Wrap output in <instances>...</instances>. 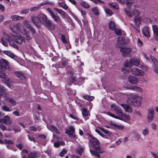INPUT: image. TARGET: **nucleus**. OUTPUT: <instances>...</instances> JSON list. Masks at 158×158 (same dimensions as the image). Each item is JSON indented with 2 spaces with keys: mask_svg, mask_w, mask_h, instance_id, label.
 <instances>
[{
  "mask_svg": "<svg viewBox=\"0 0 158 158\" xmlns=\"http://www.w3.org/2000/svg\"><path fill=\"white\" fill-rule=\"evenodd\" d=\"M89 142L91 143V146L95 150V151L90 150L91 155L98 158H100L101 156L98 153L102 154L104 153L105 151L104 149L101 148L99 142L94 137H92L89 140Z\"/></svg>",
  "mask_w": 158,
  "mask_h": 158,
  "instance_id": "f257e3e1",
  "label": "nucleus"
},
{
  "mask_svg": "<svg viewBox=\"0 0 158 158\" xmlns=\"http://www.w3.org/2000/svg\"><path fill=\"white\" fill-rule=\"evenodd\" d=\"M38 18L40 23L45 26L49 30L52 31L55 29V24L52 23L45 14L39 13L38 15Z\"/></svg>",
  "mask_w": 158,
  "mask_h": 158,
  "instance_id": "f03ea898",
  "label": "nucleus"
},
{
  "mask_svg": "<svg viewBox=\"0 0 158 158\" xmlns=\"http://www.w3.org/2000/svg\"><path fill=\"white\" fill-rule=\"evenodd\" d=\"M126 40H118L117 46L121 48L120 51L122 55L124 57H127L130 55L131 49L130 48L124 47L126 44Z\"/></svg>",
  "mask_w": 158,
  "mask_h": 158,
  "instance_id": "7ed1b4c3",
  "label": "nucleus"
},
{
  "mask_svg": "<svg viewBox=\"0 0 158 158\" xmlns=\"http://www.w3.org/2000/svg\"><path fill=\"white\" fill-rule=\"evenodd\" d=\"M21 25L19 23L16 24L14 27L16 28V30H19L20 31V32L22 34L23 36V37L21 35L19 34H16V35H18V36H17V40H31V38L29 36V34L27 33L26 30L24 29H23L22 30H20Z\"/></svg>",
  "mask_w": 158,
  "mask_h": 158,
  "instance_id": "20e7f679",
  "label": "nucleus"
},
{
  "mask_svg": "<svg viewBox=\"0 0 158 158\" xmlns=\"http://www.w3.org/2000/svg\"><path fill=\"white\" fill-rule=\"evenodd\" d=\"M138 97L137 95L132 96L128 99L127 101V103L132 106H141V103L140 101L137 99Z\"/></svg>",
  "mask_w": 158,
  "mask_h": 158,
  "instance_id": "39448f33",
  "label": "nucleus"
},
{
  "mask_svg": "<svg viewBox=\"0 0 158 158\" xmlns=\"http://www.w3.org/2000/svg\"><path fill=\"white\" fill-rule=\"evenodd\" d=\"M12 121L9 116L6 115L3 118H0V123L5 124L6 125H10L12 123Z\"/></svg>",
  "mask_w": 158,
  "mask_h": 158,
  "instance_id": "423d86ee",
  "label": "nucleus"
},
{
  "mask_svg": "<svg viewBox=\"0 0 158 158\" xmlns=\"http://www.w3.org/2000/svg\"><path fill=\"white\" fill-rule=\"evenodd\" d=\"M132 74L137 76H143L144 74V72L140 69L137 68H134L131 69Z\"/></svg>",
  "mask_w": 158,
  "mask_h": 158,
  "instance_id": "0eeeda50",
  "label": "nucleus"
},
{
  "mask_svg": "<svg viewBox=\"0 0 158 158\" xmlns=\"http://www.w3.org/2000/svg\"><path fill=\"white\" fill-rule=\"evenodd\" d=\"M9 63L6 60L2 59L0 60V69L5 70L9 69Z\"/></svg>",
  "mask_w": 158,
  "mask_h": 158,
  "instance_id": "6e6552de",
  "label": "nucleus"
},
{
  "mask_svg": "<svg viewBox=\"0 0 158 158\" xmlns=\"http://www.w3.org/2000/svg\"><path fill=\"white\" fill-rule=\"evenodd\" d=\"M17 36H18V35H15L12 33L8 35L4 32L1 40H17Z\"/></svg>",
  "mask_w": 158,
  "mask_h": 158,
  "instance_id": "1a4fd4ad",
  "label": "nucleus"
},
{
  "mask_svg": "<svg viewBox=\"0 0 158 158\" xmlns=\"http://www.w3.org/2000/svg\"><path fill=\"white\" fill-rule=\"evenodd\" d=\"M47 10L50 15L51 16L52 18L53 19L54 21L57 22L61 20V19L58 15L57 14H55L50 8H48Z\"/></svg>",
  "mask_w": 158,
  "mask_h": 158,
  "instance_id": "9d476101",
  "label": "nucleus"
},
{
  "mask_svg": "<svg viewBox=\"0 0 158 158\" xmlns=\"http://www.w3.org/2000/svg\"><path fill=\"white\" fill-rule=\"evenodd\" d=\"M150 30L148 27L146 26L143 28L142 30L143 35L146 37L147 38H149L150 37Z\"/></svg>",
  "mask_w": 158,
  "mask_h": 158,
  "instance_id": "9b49d317",
  "label": "nucleus"
},
{
  "mask_svg": "<svg viewBox=\"0 0 158 158\" xmlns=\"http://www.w3.org/2000/svg\"><path fill=\"white\" fill-rule=\"evenodd\" d=\"M31 20L34 23V24L35 26L37 28H40V27L41 23L39 21V19H38V15L37 17L33 16L31 17Z\"/></svg>",
  "mask_w": 158,
  "mask_h": 158,
  "instance_id": "f8f14e48",
  "label": "nucleus"
},
{
  "mask_svg": "<svg viewBox=\"0 0 158 158\" xmlns=\"http://www.w3.org/2000/svg\"><path fill=\"white\" fill-rule=\"evenodd\" d=\"M120 106L124 109L125 111L131 113L132 112L133 109L129 105L125 104H121Z\"/></svg>",
  "mask_w": 158,
  "mask_h": 158,
  "instance_id": "ddd939ff",
  "label": "nucleus"
},
{
  "mask_svg": "<svg viewBox=\"0 0 158 158\" xmlns=\"http://www.w3.org/2000/svg\"><path fill=\"white\" fill-rule=\"evenodd\" d=\"M47 127L49 130L52 132H55L57 134H59L60 133V131L58 128L53 125H48Z\"/></svg>",
  "mask_w": 158,
  "mask_h": 158,
  "instance_id": "4468645a",
  "label": "nucleus"
},
{
  "mask_svg": "<svg viewBox=\"0 0 158 158\" xmlns=\"http://www.w3.org/2000/svg\"><path fill=\"white\" fill-rule=\"evenodd\" d=\"M128 80L130 83L134 84H137L139 82L137 78L131 75L129 77Z\"/></svg>",
  "mask_w": 158,
  "mask_h": 158,
  "instance_id": "2eb2a0df",
  "label": "nucleus"
},
{
  "mask_svg": "<svg viewBox=\"0 0 158 158\" xmlns=\"http://www.w3.org/2000/svg\"><path fill=\"white\" fill-rule=\"evenodd\" d=\"M154 38L156 40H158V27L156 25L152 26Z\"/></svg>",
  "mask_w": 158,
  "mask_h": 158,
  "instance_id": "dca6fc26",
  "label": "nucleus"
},
{
  "mask_svg": "<svg viewBox=\"0 0 158 158\" xmlns=\"http://www.w3.org/2000/svg\"><path fill=\"white\" fill-rule=\"evenodd\" d=\"M131 118L129 115H127L123 113L122 115L118 117V119L127 121L130 120Z\"/></svg>",
  "mask_w": 158,
  "mask_h": 158,
  "instance_id": "f3484780",
  "label": "nucleus"
},
{
  "mask_svg": "<svg viewBox=\"0 0 158 158\" xmlns=\"http://www.w3.org/2000/svg\"><path fill=\"white\" fill-rule=\"evenodd\" d=\"M130 61L131 65L135 66H138L140 63L139 60L135 58H131Z\"/></svg>",
  "mask_w": 158,
  "mask_h": 158,
  "instance_id": "a211bd4d",
  "label": "nucleus"
},
{
  "mask_svg": "<svg viewBox=\"0 0 158 158\" xmlns=\"http://www.w3.org/2000/svg\"><path fill=\"white\" fill-rule=\"evenodd\" d=\"M154 112L153 110H149L147 116L148 122H150L153 119L154 116Z\"/></svg>",
  "mask_w": 158,
  "mask_h": 158,
  "instance_id": "6ab92c4d",
  "label": "nucleus"
},
{
  "mask_svg": "<svg viewBox=\"0 0 158 158\" xmlns=\"http://www.w3.org/2000/svg\"><path fill=\"white\" fill-rule=\"evenodd\" d=\"M4 90V87L0 85V96L3 97V98L4 97H7L8 96V94L5 93Z\"/></svg>",
  "mask_w": 158,
  "mask_h": 158,
  "instance_id": "aec40b11",
  "label": "nucleus"
},
{
  "mask_svg": "<svg viewBox=\"0 0 158 158\" xmlns=\"http://www.w3.org/2000/svg\"><path fill=\"white\" fill-rule=\"evenodd\" d=\"M84 148L81 145H79L77 148L76 150V153L79 156H81L83 152Z\"/></svg>",
  "mask_w": 158,
  "mask_h": 158,
  "instance_id": "412c9836",
  "label": "nucleus"
},
{
  "mask_svg": "<svg viewBox=\"0 0 158 158\" xmlns=\"http://www.w3.org/2000/svg\"><path fill=\"white\" fill-rule=\"evenodd\" d=\"M129 89H131L137 92L141 93L143 91V89L139 87L133 86L131 87L127 88Z\"/></svg>",
  "mask_w": 158,
  "mask_h": 158,
  "instance_id": "4be33fe9",
  "label": "nucleus"
},
{
  "mask_svg": "<svg viewBox=\"0 0 158 158\" xmlns=\"http://www.w3.org/2000/svg\"><path fill=\"white\" fill-rule=\"evenodd\" d=\"M141 18L139 16L135 17L134 23L137 27H138L139 26V24L141 23Z\"/></svg>",
  "mask_w": 158,
  "mask_h": 158,
  "instance_id": "5701e85b",
  "label": "nucleus"
},
{
  "mask_svg": "<svg viewBox=\"0 0 158 158\" xmlns=\"http://www.w3.org/2000/svg\"><path fill=\"white\" fill-rule=\"evenodd\" d=\"M132 134L134 135V137L137 141H139L142 140L140 137L141 136L139 134L137 131H132Z\"/></svg>",
  "mask_w": 158,
  "mask_h": 158,
  "instance_id": "b1692460",
  "label": "nucleus"
},
{
  "mask_svg": "<svg viewBox=\"0 0 158 158\" xmlns=\"http://www.w3.org/2000/svg\"><path fill=\"white\" fill-rule=\"evenodd\" d=\"M109 27L110 29L114 31L116 29V25L114 21H110L109 23Z\"/></svg>",
  "mask_w": 158,
  "mask_h": 158,
  "instance_id": "393cba45",
  "label": "nucleus"
},
{
  "mask_svg": "<svg viewBox=\"0 0 158 158\" xmlns=\"http://www.w3.org/2000/svg\"><path fill=\"white\" fill-rule=\"evenodd\" d=\"M3 53L12 59L14 58L15 57V55L9 51H4Z\"/></svg>",
  "mask_w": 158,
  "mask_h": 158,
  "instance_id": "a878e982",
  "label": "nucleus"
},
{
  "mask_svg": "<svg viewBox=\"0 0 158 158\" xmlns=\"http://www.w3.org/2000/svg\"><path fill=\"white\" fill-rule=\"evenodd\" d=\"M38 153L36 152H31L28 155V158H36L39 157Z\"/></svg>",
  "mask_w": 158,
  "mask_h": 158,
  "instance_id": "bb28decb",
  "label": "nucleus"
},
{
  "mask_svg": "<svg viewBox=\"0 0 158 158\" xmlns=\"http://www.w3.org/2000/svg\"><path fill=\"white\" fill-rule=\"evenodd\" d=\"M15 75L18 78L21 79H23L25 78V76L21 72L19 71H16Z\"/></svg>",
  "mask_w": 158,
  "mask_h": 158,
  "instance_id": "cd10ccee",
  "label": "nucleus"
},
{
  "mask_svg": "<svg viewBox=\"0 0 158 158\" xmlns=\"http://www.w3.org/2000/svg\"><path fill=\"white\" fill-rule=\"evenodd\" d=\"M109 6L110 7L114 10H118L119 9L118 5L116 2H112L109 4Z\"/></svg>",
  "mask_w": 158,
  "mask_h": 158,
  "instance_id": "c85d7f7f",
  "label": "nucleus"
},
{
  "mask_svg": "<svg viewBox=\"0 0 158 158\" xmlns=\"http://www.w3.org/2000/svg\"><path fill=\"white\" fill-rule=\"evenodd\" d=\"M62 43L64 44L66 47L67 49L71 48V45L69 42V40H61Z\"/></svg>",
  "mask_w": 158,
  "mask_h": 158,
  "instance_id": "c756f323",
  "label": "nucleus"
},
{
  "mask_svg": "<svg viewBox=\"0 0 158 158\" xmlns=\"http://www.w3.org/2000/svg\"><path fill=\"white\" fill-rule=\"evenodd\" d=\"M8 43L10 46H13V47L17 48H18V46L15 44L16 40H8Z\"/></svg>",
  "mask_w": 158,
  "mask_h": 158,
  "instance_id": "7c9ffc66",
  "label": "nucleus"
},
{
  "mask_svg": "<svg viewBox=\"0 0 158 158\" xmlns=\"http://www.w3.org/2000/svg\"><path fill=\"white\" fill-rule=\"evenodd\" d=\"M8 96L7 97H6V98L4 97V98L5 99V100H8L9 102H10L13 105H15L16 104V102L15 101L14 99L8 98Z\"/></svg>",
  "mask_w": 158,
  "mask_h": 158,
  "instance_id": "2f4dec72",
  "label": "nucleus"
},
{
  "mask_svg": "<svg viewBox=\"0 0 158 158\" xmlns=\"http://www.w3.org/2000/svg\"><path fill=\"white\" fill-rule=\"evenodd\" d=\"M112 125L119 130H123L124 128L123 125L115 123H112Z\"/></svg>",
  "mask_w": 158,
  "mask_h": 158,
  "instance_id": "473e14b6",
  "label": "nucleus"
},
{
  "mask_svg": "<svg viewBox=\"0 0 158 158\" xmlns=\"http://www.w3.org/2000/svg\"><path fill=\"white\" fill-rule=\"evenodd\" d=\"M80 5L85 8H89L90 7V5L86 2L82 1L80 3Z\"/></svg>",
  "mask_w": 158,
  "mask_h": 158,
  "instance_id": "72a5a7b5",
  "label": "nucleus"
},
{
  "mask_svg": "<svg viewBox=\"0 0 158 158\" xmlns=\"http://www.w3.org/2000/svg\"><path fill=\"white\" fill-rule=\"evenodd\" d=\"M0 77L3 79H5L7 81H8L9 80V78H7L5 73L4 72L0 70Z\"/></svg>",
  "mask_w": 158,
  "mask_h": 158,
  "instance_id": "f704fd0d",
  "label": "nucleus"
},
{
  "mask_svg": "<svg viewBox=\"0 0 158 158\" xmlns=\"http://www.w3.org/2000/svg\"><path fill=\"white\" fill-rule=\"evenodd\" d=\"M11 18L13 21L20 20L23 18V17L19 15H15L12 16Z\"/></svg>",
  "mask_w": 158,
  "mask_h": 158,
  "instance_id": "c9c22d12",
  "label": "nucleus"
},
{
  "mask_svg": "<svg viewBox=\"0 0 158 158\" xmlns=\"http://www.w3.org/2000/svg\"><path fill=\"white\" fill-rule=\"evenodd\" d=\"M83 97L85 99L87 100H92L94 98V96H90L89 95H84Z\"/></svg>",
  "mask_w": 158,
  "mask_h": 158,
  "instance_id": "e433bc0d",
  "label": "nucleus"
},
{
  "mask_svg": "<svg viewBox=\"0 0 158 158\" xmlns=\"http://www.w3.org/2000/svg\"><path fill=\"white\" fill-rule=\"evenodd\" d=\"M2 109L3 111L6 112H10L12 110V108L11 107H8L6 105L2 106Z\"/></svg>",
  "mask_w": 158,
  "mask_h": 158,
  "instance_id": "4c0bfd02",
  "label": "nucleus"
},
{
  "mask_svg": "<svg viewBox=\"0 0 158 158\" xmlns=\"http://www.w3.org/2000/svg\"><path fill=\"white\" fill-rule=\"evenodd\" d=\"M58 5L60 7L65 10L67 9L68 8V6L65 3L63 2H60L58 3Z\"/></svg>",
  "mask_w": 158,
  "mask_h": 158,
  "instance_id": "58836bf2",
  "label": "nucleus"
},
{
  "mask_svg": "<svg viewBox=\"0 0 158 158\" xmlns=\"http://www.w3.org/2000/svg\"><path fill=\"white\" fill-rule=\"evenodd\" d=\"M115 112L117 115V116L118 117L120 116L123 113L121 108L120 107Z\"/></svg>",
  "mask_w": 158,
  "mask_h": 158,
  "instance_id": "ea45409f",
  "label": "nucleus"
},
{
  "mask_svg": "<svg viewBox=\"0 0 158 158\" xmlns=\"http://www.w3.org/2000/svg\"><path fill=\"white\" fill-rule=\"evenodd\" d=\"M83 116L84 117H87L88 115V113L87 110L85 108H83L82 111Z\"/></svg>",
  "mask_w": 158,
  "mask_h": 158,
  "instance_id": "a19ab883",
  "label": "nucleus"
},
{
  "mask_svg": "<svg viewBox=\"0 0 158 158\" xmlns=\"http://www.w3.org/2000/svg\"><path fill=\"white\" fill-rule=\"evenodd\" d=\"M29 128L30 130L34 131H40L41 130V128L38 126L37 127L34 126H31Z\"/></svg>",
  "mask_w": 158,
  "mask_h": 158,
  "instance_id": "79ce46f5",
  "label": "nucleus"
},
{
  "mask_svg": "<svg viewBox=\"0 0 158 158\" xmlns=\"http://www.w3.org/2000/svg\"><path fill=\"white\" fill-rule=\"evenodd\" d=\"M93 2L94 4L97 5L99 4L102 5L101 3L104 4L105 2L101 0H90Z\"/></svg>",
  "mask_w": 158,
  "mask_h": 158,
  "instance_id": "37998d69",
  "label": "nucleus"
},
{
  "mask_svg": "<svg viewBox=\"0 0 158 158\" xmlns=\"http://www.w3.org/2000/svg\"><path fill=\"white\" fill-rule=\"evenodd\" d=\"M92 11L96 15H99V10L97 7H95L93 8Z\"/></svg>",
  "mask_w": 158,
  "mask_h": 158,
  "instance_id": "c03bdc74",
  "label": "nucleus"
},
{
  "mask_svg": "<svg viewBox=\"0 0 158 158\" xmlns=\"http://www.w3.org/2000/svg\"><path fill=\"white\" fill-rule=\"evenodd\" d=\"M150 58L153 63L154 64V66L158 65V62L154 56H151Z\"/></svg>",
  "mask_w": 158,
  "mask_h": 158,
  "instance_id": "a18cd8bd",
  "label": "nucleus"
},
{
  "mask_svg": "<svg viewBox=\"0 0 158 158\" xmlns=\"http://www.w3.org/2000/svg\"><path fill=\"white\" fill-rule=\"evenodd\" d=\"M61 63L63 66H65L68 63V60L65 59H63L61 60Z\"/></svg>",
  "mask_w": 158,
  "mask_h": 158,
  "instance_id": "49530a36",
  "label": "nucleus"
},
{
  "mask_svg": "<svg viewBox=\"0 0 158 158\" xmlns=\"http://www.w3.org/2000/svg\"><path fill=\"white\" fill-rule=\"evenodd\" d=\"M140 13L139 10H135L132 12V15H134L135 17L139 16Z\"/></svg>",
  "mask_w": 158,
  "mask_h": 158,
  "instance_id": "de8ad7c7",
  "label": "nucleus"
},
{
  "mask_svg": "<svg viewBox=\"0 0 158 158\" xmlns=\"http://www.w3.org/2000/svg\"><path fill=\"white\" fill-rule=\"evenodd\" d=\"M119 107L118 106H116L114 104H113L111 105V109L112 110L114 111H116L119 108Z\"/></svg>",
  "mask_w": 158,
  "mask_h": 158,
  "instance_id": "09e8293b",
  "label": "nucleus"
},
{
  "mask_svg": "<svg viewBox=\"0 0 158 158\" xmlns=\"http://www.w3.org/2000/svg\"><path fill=\"white\" fill-rule=\"evenodd\" d=\"M142 133L144 136L148 135L149 134V130L147 128L143 129L142 131Z\"/></svg>",
  "mask_w": 158,
  "mask_h": 158,
  "instance_id": "8fccbe9b",
  "label": "nucleus"
},
{
  "mask_svg": "<svg viewBox=\"0 0 158 158\" xmlns=\"http://www.w3.org/2000/svg\"><path fill=\"white\" fill-rule=\"evenodd\" d=\"M75 131V129L74 127L72 126H70L69 127V129L66 130V131L70 133H73Z\"/></svg>",
  "mask_w": 158,
  "mask_h": 158,
  "instance_id": "3c124183",
  "label": "nucleus"
},
{
  "mask_svg": "<svg viewBox=\"0 0 158 158\" xmlns=\"http://www.w3.org/2000/svg\"><path fill=\"white\" fill-rule=\"evenodd\" d=\"M133 2L131 0H127L126 4L127 6L129 8H131Z\"/></svg>",
  "mask_w": 158,
  "mask_h": 158,
  "instance_id": "603ef678",
  "label": "nucleus"
},
{
  "mask_svg": "<svg viewBox=\"0 0 158 158\" xmlns=\"http://www.w3.org/2000/svg\"><path fill=\"white\" fill-rule=\"evenodd\" d=\"M24 23L25 26L28 29L31 26L29 22L27 20L24 21Z\"/></svg>",
  "mask_w": 158,
  "mask_h": 158,
  "instance_id": "864d4df0",
  "label": "nucleus"
},
{
  "mask_svg": "<svg viewBox=\"0 0 158 158\" xmlns=\"http://www.w3.org/2000/svg\"><path fill=\"white\" fill-rule=\"evenodd\" d=\"M41 6V5H39L37 6L32 7L30 8V10L31 11H35L36 10H38L39 9H40Z\"/></svg>",
  "mask_w": 158,
  "mask_h": 158,
  "instance_id": "5fc2aeb1",
  "label": "nucleus"
},
{
  "mask_svg": "<svg viewBox=\"0 0 158 158\" xmlns=\"http://www.w3.org/2000/svg\"><path fill=\"white\" fill-rule=\"evenodd\" d=\"M105 11L106 13L109 16H111L113 14L112 11L109 9L105 10Z\"/></svg>",
  "mask_w": 158,
  "mask_h": 158,
  "instance_id": "6e6d98bb",
  "label": "nucleus"
},
{
  "mask_svg": "<svg viewBox=\"0 0 158 158\" xmlns=\"http://www.w3.org/2000/svg\"><path fill=\"white\" fill-rule=\"evenodd\" d=\"M124 65L126 67H129L131 66V64L130 62L128 61H126L124 63Z\"/></svg>",
  "mask_w": 158,
  "mask_h": 158,
  "instance_id": "4d7b16f0",
  "label": "nucleus"
},
{
  "mask_svg": "<svg viewBox=\"0 0 158 158\" xmlns=\"http://www.w3.org/2000/svg\"><path fill=\"white\" fill-rule=\"evenodd\" d=\"M65 133L68 134L69 137L70 138H75L76 137V135L73 133H70L69 132H68L67 131H66Z\"/></svg>",
  "mask_w": 158,
  "mask_h": 158,
  "instance_id": "13d9d810",
  "label": "nucleus"
},
{
  "mask_svg": "<svg viewBox=\"0 0 158 158\" xmlns=\"http://www.w3.org/2000/svg\"><path fill=\"white\" fill-rule=\"evenodd\" d=\"M0 43H2L3 45L5 46H7L8 45V40H0Z\"/></svg>",
  "mask_w": 158,
  "mask_h": 158,
  "instance_id": "bf43d9fd",
  "label": "nucleus"
},
{
  "mask_svg": "<svg viewBox=\"0 0 158 158\" xmlns=\"http://www.w3.org/2000/svg\"><path fill=\"white\" fill-rule=\"evenodd\" d=\"M101 130L104 133L106 134L108 136L110 135H111V132L110 131H107L103 128H101Z\"/></svg>",
  "mask_w": 158,
  "mask_h": 158,
  "instance_id": "052dcab7",
  "label": "nucleus"
},
{
  "mask_svg": "<svg viewBox=\"0 0 158 158\" xmlns=\"http://www.w3.org/2000/svg\"><path fill=\"white\" fill-rule=\"evenodd\" d=\"M114 32L115 34L118 35H122V31L120 29H117L116 30H115L114 31Z\"/></svg>",
  "mask_w": 158,
  "mask_h": 158,
  "instance_id": "680f3d73",
  "label": "nucleus"
},
{
  "mask_svg": "<svg viewBox=\"0 0 158 158\" xmlns=\"http://www.w3.org/2000/svg\"><path fill=\"white\" fill-rule=\"evenodd\" d=\"M29 11V9H24L22 10L20 12V13L22 14H26Z\"/></svg>",
  "mask_w": 158,
  "mask_h": 158,
  "instance_id": "e2e57ef3",
  "label": "nucleus"
},
{
  "mask_svg": "<svg viewBox=\"0 0 158 158\" xmlns=\"http://www.w3.org/2000/svg\"><path fill=\"white\" fill-rule=\"evenodd\" d=\"M66 153L67 151L65 149H63L60 153L59 155L60 156L62 157Z\"/></svg>",
  "mask_w": 158,
  "mask_h": 158,
  "instance_id": "0e129e2a",
  "label": "nucleus"
},
{
  "mask_svg": "<svg viewBox=\"0 0 158 158\" xmlns=\"http://www.w3.org/2000/svg\"><path fill=\"white\" fill-rule=\"evenodd\" d=\"M151 154L154 158H158V153L152 152Z\"/></svg>",
  "mask_w": 158,
  "mask_h": 158,
  "instance_id": "69168bd1",
  "label": "nucleus"
},
{
  "mask_svg": "<svg viewBox=\"0 0 158 158\" xmlns=\"http://www.w3.org/2000/svg\"><path fill=\"white\" fill-rule=\"evenodd\" d=\"M16 147L18 148L20 150H21L22 149L23 145L21 143L17 144L16 145Z\"/></svg>",
  "mask_w": 158,
  "mask_h": 158,
  "instance_id": "338daca9",
  "label": "nucleus"
},
{
  "mask_svg": "<svg viewBox=\"0 0 158 158\" xmlns=\"http://www.w3.org/2000/svg\"><path fill=\"white\" fill-rule=\"evenodd\" d=\"M154 71L158 74V64L154 66Z\"/></svg>",
  "mask_w": 158,
  "mask_h": 158,
  "instance_id": "774afa93",
  "label": "nucleus"
}]
</instances>
